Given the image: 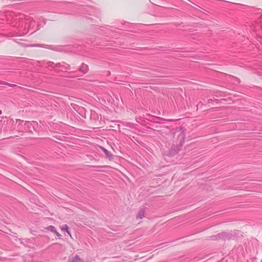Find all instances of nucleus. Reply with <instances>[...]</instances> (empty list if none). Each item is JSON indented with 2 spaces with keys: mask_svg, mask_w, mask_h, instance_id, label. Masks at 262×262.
Returning a JSON list of instances; mask_svg holds the SVG:
<instances>
[{
  "mask_svg": "<svg viewBox=\"0 0 262 262\" xmlns=\"http://www.w3.org/2000/svg\"><path fill=\"white\" fill-rule=\"evenodd\" d=\"M233 237V235L231 233L222 232L221 233H219L216 235H212L210 237V239L212 240H230Z\"/></svg>",
  "mask_w": 262,
  "mask_h": 262,
  "instance_id": "f257e3e1",
  "label": "nucleus"
},
{
  "mask_svg": "<svg viewBox=\"0 0 262 262\" xmlns=\"http://www.w3.org/2000/svg\"><path fill=\"white\" fill-rule=\"evenodd\" d=\"M178 137V140L179 139L180 143L182 145L185 142V134L183 131L177 132L174 133V136H176Z\"/></svg>",
  "mask_w": 262,
  "mask_h": 262,
  "instance_id": "f03ea898",
  "label": "nucleus"
},
{
  "mask_svg": "<svg viewBox=\"0 0 262 262\" xmlns=\"http://www.w3.org/2000/svg\"><path fill=\"white\" fill-rule=\"evenodd\" d=\"M88 66L84 63H82L79 68V71L83 74L86 73L88 72Z\"/></svg>",
  "mask_w": 262,
  "mask_h": 262,
  "instance_id": "7ed1b4c3",
  "label": "nucleus"
},
{
  "mask_svg": "<svg viewBox=\"0 0 262 262\" xmlns=\"http://www.w3.org/2000/svg\"><path fill=\"white\" fill-rule=\"evenodd\" d=\"M100 148L102 149V150L104 152L106 157L107 158H108L109 159H112L113 158V155L110 151H108L107 149H106L103 147H101Z\"/></svg>",
  "mask_w": 262,
  "mask_h": 262,
  "instance_id": "20e7f679",
  "label": "nucleus"
},
{
  "mask_svg": "<svg viewBox=\"0 0 262 262\" xmlns=\"http://www.w3.org/2000/svg\"><path fill=\"white\" fill-rule=\"evenodd\" d=\"M145 214V209L141 208L140 209L138 214L137 215V219H142L144 217Z\"/></svg>",
  "mask_w": 262,
  "mask_h": 262,
  "instance_id": "39448f33",
  "label": "nucleus"
},
{
  "mask_svg": "<svg viewBox=\"0 0 262 262\" xmlns=\"http://www.w3.org/2000/svg\"><path fill=\"white\" fill-rule=\"evenodd\" d=\"M70 262H84L77 255L74 256L72 259L69 260Z\"/></svg>",
  "mask_w": 262,
  "mask_h": 262,
  "instance_id": "423d86ee",
  "label": "nucleus"
},
{
  "mask_svg": "<svg viewBox=\"0 0 262 262\" xmlns=\"http://www.w3.org/2000/svg\"><path fill=\"white\" fill-rule=\"evenodd\" d=\"M70 70V66L65 62H62L61 70L68 71Z\"/></svg>",
  "mask_w": 262,
  "mask_h": 262,
  "instance_id": "0eeeda50",
  "label": "nucleus"
},
{
  "mask_svg": "<svg viewBox=\"0 0 262 262\" xmlns=\"http://www.w3.org/2000/svg\"><path fill=\"white\" fill-rule=\"evenodd\" d=\"M60 229L61 230L67 232L71 236L69 228L67 225H63L62 227H60Z\"/></svg>",
  "mask_w": 262,
  "mask_h": 262,
  "instance_id": "6e6552de",
  "label": "nucleus"
},
{
  "mask_svg": "<svg viewBox=\"0 0 262 262\" xmlns=\"http://www.w3.org/2000/svg\"><path fill=\"white\" fill-rule=\"evenodd\" d=\"M46 229H47V230L50 231L51 232H52L53 233L56 232V228L53 226H52V225L49 226Z\"/></svg>",
  "mask_w": 262,
  "mask_h": 262,
  "instance_id": "1a4fd4ad",
  "label": "nucleus"
},
{
  "mask_svg": "<svg viewBox=\"0 0 262 262\" xmlns=\"http://www.w3.org/2000/svg\"><path fill=\"white\" fill-rule=\"evenodd\" d=\"M7 130L6 129H5V128L4 129L3 136L7 137H6L7 139H10L11 138H12V137H11V136L10 137H7Z\"/></svg>",
  "mask_w": 262,
  "mask_h": 262,
  "instance_id": "9d476101",
  "label": "nucleus"
},
{
  "mask_svg": "<svg viewBox=\"0 0 262 262\" xmlns=\"http://www.w3.org/2000/svg\"><path fill=\"white\" fill-rule=\"evenodd\" d=\"M24 122V121L21 120L20 119H17L16 121V124H18V126L20 125L21 123Z\"/></svg>",
  "mask_w": 262,
  "mask_h": 262,
  "instance_id": "9b49d317",
  "label": "nucleus"
},
{
  "mask_svg": "<svg viewBox=\"0 0 262 262\" xmlns=\"http://www.w3.org/2000/svg\"><path fill=\"white\" fill-rule=\"evenodd\" d=\"M46 64L48 67H51V66H52L53 64H54V62H52V61H47V62H46Z\"/></svg>",
  "mask_w": 262,
  "mask_h": 262,
  "instance_id": "f8f14e48",
  "label": "nucleus"
},
{
  "mask_svg": "<svg viewBox=\"0 0 262 262\" xmlns=\"http://www.w3.org/2000/svg\"><path fill=\"white\" fill-rule=\"evenodd\" d=\"M5 121H3L2 120L0 121V128L1 129L2 128L4 125H5Z\"/></svg>",
  "mask_w": 262,
  "mask_h": 262,
  "instance_id": "ddd939ff",
  "label": "nucleus"
},
{
  "mask_svg": "<svg viewBox=\"0 0 262 262\" xmlns=\"http://www.w3.org/2000/svg\"><path fill=\"white\" fill-rule=\"evenodd\" d=\"M8 84V83L7 82H5L4 81H0V84H1V85H7Z\"/></svg>",
  "mask_w": 262,
  "mask_h": 262,
  "instance_id": "4468645a",
  "label": "nucleus"
},
{
  "mask_svg": "<svg viewBox=\"0 0 262 262\" xmlns=\"http://www.w3.org/2000/svg\"><path fill=\"white\" fill-rule=\"evenodd\" d=\"M55 66L56 68H61L62 63H57Z\"/></svg>",
  "mask_w": 262,
  "mask_h": 262,
  "instance_id": "2eb2a0df",
  "label": "nucleus"
},
{
  "mask_svg": "<svg viewBox=\"0 0 262 262\" xmlns=\"http://www.w3.org/2000/svg\"><path fill=\"white\" fill-rule=\"evenodd\" d=\"M7 86H10V87L13 88V87L15 86H16V85H15V84H11V83H8V84H7Z\"/></svg>",
  "mask_w": 262,
  "mask_h": 262,
  "instance_id": "dca6fc26",
  "label": "nucleus"
},
{
  "mask_svg": "<svg viewBox=\"0 0 262 262\" xmlns=\"http://www.w3.org/2000/svg\"><path fill=\"white\" fill-rule=\"evenodd\" d=\"M180 119H175V120H172V119H169V120H167L168 121H169V122H175V121H177L178 120H179Z\"/></svg>",
  "mask_w": 262,
  "mask_h": 262,
  "instance_id": "f3484780",
  "label": "nucleus"
},
{
  "mask_svg": "<svg viewBox=\"0 0 262 262\" xmlns=\"http://www.w3.org/2000/svg\"><path fill=\"white\" fill-rule=\"evenodd\" d=\"M54 233H55V234H56V235L57 237H60V236H61V235H60V234L58 232H57V231H56V232H54Z\"/></svg>",
  "mask_w": 262,
  "mask_h": 262,
  "instance_id": "a211bd4d",
  "label": "nucleus"
},
{
  "mask_svg": "<svg viewBox=\"0 0 262 262\" xmlns=\"http://www.w3.org/2000/svg\"><path fill=\"white\" fill-rule=\"evenodd\" d=\"M14 129H16V128H15V125H14L13 126H12V128H11V130H14ZM19 129H20V128H17V130L18 132H19Z\"/></svg>",
  "mask_w": 262,
  "mask_h": 262,
  "instance_id": "6ab92c4d",
  "label": "nucleus"
},
{
  "mask_svg": "<svg viewBox=\"0 0 262 262\" xmlns=\"http://www.w3.org/2000/svg\"><path fill=\"white\" fill-rule=\"evenodd\" d=\"M32 24H35V21L32 19L31 22V24L30 25L29 27V29L30 30V27H31V25Z\"/></svg>",
  "mask_w": 262,
  "mask_h": 262,
  "instance_id": "aec40b11",
  "label": "nucleus"
},
{
  "mask_svg": "<svg viewBox=\"0 0 262 262\" xmlns=\"http://www.w3.org/2000/svg\"><path fill=\"white\" fill-rule=\"evenodd\" d=\"M231 77H232V78L235 79V80L236 81H237V82H238L239 80H238V78H235V77H233V76H232Z\"/></svg>",
  "mask_w": 262,
  "mask_h": 262,
  "instance_id": "412c9836",
  "label": "nucleus"
},
{
  "mask_svg": "<svg viewBox=\"0 0 262 262\" xmlns=\"http://www.w3.org/2000/svg\"><path fill=\"white\" fill-rule=\"evenodd\" d=\"M30 124V122H26L25 123V124H25V125H29V124Z\"/></svg>",
  "mask_w": 262,
  "mask_h": 262,
  "instance_id": "4be33fe9",
  "label": "nucleus"
},
{
  "mask_svg": "<svg viewBox=\"0 0 262 262\" xmlns=\"http://www.w3.org/2000/svg\"><path fill=\"white\" fill-rule=\"evenodd\" d=\"M3 133H2V130H0V135L2 134Z\"/></svg>",
  "mask_w": 262,
  "mask_h": 262,
  "instance_id": "5701e85b",
  "label": "nucleus"
},
{
  "mask_svg": "<svg viewBox=\"0 0 262 262\" xmlns=\"http://www.w3.org/2000/svg\"><path fill=\"white\" fill-rule=\"evenodd\" d=\"M2 114V111L0 110V115Z\"/></svg>",
  "mask_w": 262,
  "mask_h": 262,
  "instance_id": "b1692460",
  "label": "nucleus"
}]
</instances>
